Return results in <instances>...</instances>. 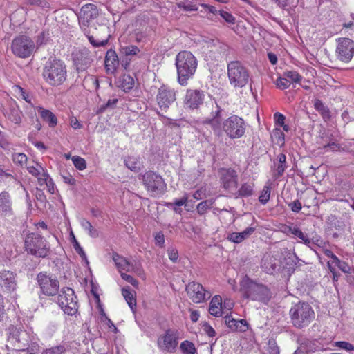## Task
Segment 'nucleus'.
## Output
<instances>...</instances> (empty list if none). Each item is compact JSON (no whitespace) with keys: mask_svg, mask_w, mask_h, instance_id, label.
Returning <instances> with one entry per match:
<instances>
[{"mask_svg":"<svg viewBox=\"0 0 354 354\" xmlns=\"http://www.w3.org/2000/svg\"><path fill=\"white\" fill-rule=\"evenodd\" d=\"M314 107L317 111H318L323 119L325 121L330 120V113L327 106H326L324 103L319 99H316L314 102Z\"/></svg>","mask_w":354,"mask_h":354,"instance_id":"473e14b6","label":"nucleus"},{"mask_svg":"<svg viewBox=\"0 0 354 354\" xmlns=\"http://www.w3.org/2000/svg\"><path fill=\"white\" fill-rule=\"evenodd\" d=\"M13 91L17 95L18 97H21L24 100H25L26 102L30 104L31 106L33 107V104L32 103V95L29 92H27L25 91L22 87L18 85H15L13 86Z\"/></svg>","mask_w":354,"mask_h":354,"instance_id":"72a5a7b5","label":"nucleus"},{"mask_svg":"<svg viewBox=\"0 0 354 354\" xmlns=\"http://www.w3.org/2000/svg\"><path fill=\"white\" fill-rule=\"evenodd\" d=\"M168 257L169 259L173 261L176 262L178 259V252L176 248H169L168 249Z\"/></svg>","mask_w":354,"mask_h":354,"instance_id":"338daca9","label":"nucleus"},{"mask_svg":"<svg viewBox=\"0 0 354 354\" xmlns=\"http://www.w3.org/2000/svg\"><path fill=\"white\" fill-rule=\"evenodd\" d=\"M6 118L11 122L20 125L22 121L23 113L17 103H10L9 107L5 112Z\"/></svg>","mask_w":354,"mask_h":354,"instance_id":"412c9836","label":"nucleus"},{"mask_svg":"<svg viewBox=\"0 0 354 354\" xmlns=\"http://www.w3.org/2000/svg\"><path fill=\"white\" fill-rule=\"evenodd\" d=\"M288 232L291 233L295 236L299 238L303 243L306 246H310V238L306 234H304L299 227L295 226L288 227Z\"/></svg>","mask_w":354,"mask_h":354,"instance_id":"2f4dec72","label":"nucleus"},{"mask_svg":"<svg viewBox=\"0 0 354 354\" xmlns=\"http://www.w3.org/2000/svg\"><path fill=\"white\" fill-rule=\"evenodd\" d=\"M324 243L319 236H315L310 239V246L308 247L312 248V246L315 245L321 248L324 246Z\"/></svg>","mask_w":354,"mask_h":354,"instance_id":"680f3d73","label":"nucleus"},{"mask_svg":"<svg viewBox=\"0 0 354 354\" xmlns=\"http://www.w3.org/2000/svg\"><path fill=\"white\" fill-rule=\"evenodd\" d=\"M209 312L212 315L220 317L222 315V298L219 295L214 296L209 304Z\"/></svg>","mask_w":354,"mask_h":354,"instance_id":"cd10ccee","label":"nucleus"},{"mask_svg":"<svg viewBox=\"0 0 354 354\" xmlns=\"http://www.w3.org/2000/svg\"><path fill=\"white\" fill-rule=\"evenodd\" d=\"M11 50L15 55L20 58L29 57L35 50V41L26 35L15 38L11 44Z\"/></svg>","mask_w":354,"mask_h":354,"instance_id":"6e6552de","label":"nucleus"},{"mask_svg":"<svg viewBox=\"0 0 354 354\" xmlns=\"http://www.w3.org/2000/svg\"><path fill=\"white\" fill-rule=\"evenodd\" d=\"M273 118L276 126L281 127L284 125L286 117L281 113L277 112L274 114Z\"/></svg>","mask_w":354,"mask_h":354,"instance_id":"052dcab7","label":"nucleus"},{"mask_svg":"<svg viewBox=\"0 0 354 354\" xmlns=\"http://www.w3.org/2000/svg\"><path fill=\"white\" fill-rule=\"evenodd\" d=\"M205 93L198 89H187L185 98L184 105L190 109H197L203 102Z\"/></svg>","mask_w":354,"mask_h":354,"instance_id":"f3484780","label":"nucleus"},{"mask_svg":"<svg viewBox=\"0 0 354 354\" xmlns=\"http://www.w3.org/2000/svg\"><path fill=\"white\" fill-rule=\"evenodd\" d=\"M73 247L77 252L80 254V256L83 259L86 260V255L83 250V248L80 246L78 241L74 238L73 241Z\"/></svg>","mask_w":354,"mask_h":354,"instance_id":"69168bd1","label":"nucleus"},{"mask_svg":"<svg viewBox=\"0 0 354 354\" xmlns=\"http://www.w3.org/2000/svg\"><path fill=\"white\" fill-rule=\"evenodd\" d=\"M65 352V347L60 345L46 349L43 354H64Z\"/></svg>","mask_w":354,"mask_h":354,"instance_id":"603ef678","label":"nucleus"},{"mask_svg":"<svg viewBox=\"0 0 354 354\" xmlns=\"http://www.w3.org/2000/svg\"><path fill=\"white\" fill-rule=\"evenodd\" d=\"M0 215L3 216L12 215L11 196L6 191L0 193Z\"/></svg>","mask_w":354,"mask_h":354,"instance_id":"4be33fe9","label":"nucleus"},{"mask_svg":"<svg viewBox=\"0 0 354 354\" xmlns=\"http://www.w3.org/2000/svg\"><path fill=\"white\" fill-rule=\"evenodd\" d=\"M92 59L88 49L83 48L73 53V62L77 71H84L91 65Z\"/></svg>","mask_w":354,"mask_h":354,"instance_id":"6ab92c4d","label":"nucleus"},{"mask_svg":"<svg viewBox=\"0 0 354 354\" xmlns=\"http://www.w3.org/2000/svg\"><path fill=\"white\" fill-rule=\"evenodd\" d=\"M12 160L15 164L23 167L27 164V156L22 153H15L12 155Z\"/></svg>","mask_w":354,"mask_h":354,"instance_id":"c03bdc74","label":"nucleus"},{"mask_svg":"<svg viewBox=\"0 0 354 354\" xmlns=\"http://www.w3.org/2000/svg\"><path fill=\"white\" fill-rule=\"evenodd\" d=\"M253 187L254 185L252 184H243L239 189V196L241 197H248L252 196L253 194Z\"/></svg>","mask_w":354,"mask_h":354,"instance_id":"ea45409f","label":"nucleus"},{"mask_svg":"<svg viewBox=\"0 0 354 354\" xmlns=\"http://www.w3.org/2000/svg\"><path fill=\"white\" fill-rule=\"evenodd\" d=\"M126 167L131 171H136L140 169V161L138 157L128 156L124 160Z\"/></svg>","mask_w":354,"mask_h":354,"instance_id":"c9c22d12","label":"nucleus"},{"mask_svg":"<svg viewBox=\"0 0 354 354\" xmlns=\"http://www.w3.org/2000/svg\"><path fill=\"white\" fill-rule=\"evenodd\" d=\"M334 346L346 351H354V346L346 341L335 342Z\"/></svg>","mask_w":354,"mask_h":354,"instance_id":"8fccbe9b","label":"nucleus"},{"mask_svg":"<svg viewBox=\"0 0 354 354\" xmlns=\"http://www.w3.org/2000/svg\"><path fill=\"white\" fill-rule=\"evenodd\" d=\"M183 354H194L196 351L194 344L187 340L183 341L180 346Z\"/></svg>","mask_w":354,"mask_h":354,"instance_id":"58836bf2","label":"nucleus"},{"mask_svg":"<svg viewBox=\"0 0 354 354\" xmlns=\"http://www.w3.org/2000/svg\"><path fill=\"white\" fill-rule=\"evenodd\" d=\"M80 225L82 227L86 230L91 237L95 238L98 236L99 233L97 230L95 229L88 220L82 218L80 220Z\"/></svg>","mask_w":354,"mask_h":354,"instance_id":"f704fd0d","label":"nucleus"},{"mask_svg":"<svg viewBox=\"0 0 354 354\" xmlns=\"http://www.w3.org/2000/svg\"><path fill=\"white\" fill-rule=\"evenodd\" d=\"M30 6L37 7L43 10L50 8V3L47 0H26L21 6V9L27 13L30 10Z\"/></svg>","mask_w":354,"mask_h":354,"instance_id":"bb28decb","label":"nucleus"},{"mask_svg":"<svg viewBox=\"0 0 354 354\" xmlns=\"http://www.w3.org/2000/svg\"><path fill=\"white\" fill-rule=\"evenodd\" d=\"M288 206L290 207L292 212L297 213L299 212L302 208V205L299 200L294 201L293 202L290 203Z\"/></svg>","mask_w":354,"mask_h":354,"instance_id":"774afa93","label":"nucleus"},{"mask_svg":"<svg viewBox=\"0 0 354 354\" xmlns=\"http://www.w3.org/2000/svg\"><path fill=\"white\" fill-rule=\"evenodd\" d=\"M42 77L45 82L53 86L62 84L66 80L67 69L65 63L57 58H50L44 64Z\"/></svg>","mask_w":354,"mask_h":354,"instance_id":"20e7f679","label":"nucleus"},{"mask_svg":"<svg viewBox=\"0 0 354 354\" xmlns=\"http://www.w3.org/2000/svg\"><path fill=\"white\" fill-rule=\"evenodd\" d=\"M283 75L286 77L289 81H290L291 83H298L299 82L301 79L302 76L299 74L295 71H287L283 72Z\"/></svg>","mask_w":354,"mask_h":354,"instance_id":"79ce46f5","label":"nucleus"},{"mask_svg":"<svg viewBox=\"0 0 354 354\" xmlns=\"http://www.w3.org/2000/svg\"><path fill=\"white\" fill-rule=\"evenodd\" d=\"M177 7L187 12L197 11L198 9V7L196 4L189 1H184L178 3Z\"/></svg>","mask_w":354,"mask_h":354,"instance_id":"4c0bfd02","label":"nucleus"},{"mask_svg":"<svg viewBox=\"0 0 354 354\" xmlns=\"http://www.w3.org/2000/svg\"><path fill=\"white\" fill-rule=\"evenodd\" d=\"M26 168L30 174L37 178L39 184L45 182V177L47 178L48 173L39 163L32 161Z\"/></svg>","mask_w":354,"mask_h":354,"instance_id":"b1692460","label":"nucleus"},{"mask_svg":"<svg viewBox=\"0 0 354 354\" xmlns=\"http://www.w3.org/2000/svg\"><path fill=\"white\" fill-rule=\"evenodd\" d=\"M289 315L293 326L302 329L309 326L315 319V313L310 304L299 301L291 306Z\"/></svg>","mask_w":354,"mask_h":354,"instance_id":"39448f33","label":"nucleus"},{"mask_svg":"<svg viewBox=\"0 0 354 354\" xmlns=\"http://www.w3.org/2000/svg\"><path fill=\"white\" fill-rule=\"evenodd\" d=\"M98 15L97 6L93 3H87L82 7L77 17L80 27L84 34H87L91 21L96 19Z\"/></svg>","mask_w":354,"mask_h":354,"instance_id":"4468645a","label":"nucleus"},{"mask_svg":"<svg viewBox=\"0 0 354 354\" xmlns=\"http://www.w3.org/2000/svg\"><path fill=\"white\" fill-rule=\"evenodd\" d=\"M277 160L279 162L277 166V172L278 176H281L287 168L286 165V156L284 153H280L277 156Z\"/></svg>","mask_w":354,"mask_h":354,"instance_id":"e433bc0d","label":"nucleus"},{"mask_svg":"<svg viewBox=\"0 0 354 354\" xmlns=\"http://www.w3.org/2000/svg\"><path fill=\"white\" fill-rule=\"evenodd\" d=\"M104 64L107 73L113 74L115 72L119 66V59L115 50L112 49L107 50Z\"/></svg>","mask_w":354,"mask_h":354,"instance_id":"5701e85b","label":"nucleus"},{"mask_svg":"<svg viewBox=\"0 0 354 354\" xmlns=\"http://www.w3.org/2000/svg\"><path fill=\"white\" fill-rule=\"evenodd\" d=\"M221 17L227 23L234 24L236 21L235 17L230 13L225 10H219Z\"/></svg>","mask_w":354,"mask_h":354,"instance_id":"5fc2aeb1","label":"nucleus"},{"mask_svg":"<svg viewBox=\"0 0 354 354\" xmlns=\"http://www.w3.org/2000/svg\"><path fill=\"white\" fill-rule=\"evenodd\" d=\"M26 251L37 257H45L49 252V246L46 239L37 233H30L25 238Z\"/></svg>","mask_w":354,"mask_h":354,"instance_id":"0eeeda50","label":"nucleus"},{"mask_svg":"<svg viewBox=\"0 0 354 354\" xmlns=\"http://www.w3.org/2000/svg\"><path fill=\"white\" fill-rule=\"evenodd\" d=\"M177 91L167 85H162L156 94V102L160 111L167 112L176 100Z\"/></svg>","mask_w":354,"mask_h":354,"instance_id":"9b49d317","label":"nucleus"},{"mask_svg":"<svg viewBox=\"0 0 354 354\" xmlns=\"http://www.w3.org/2000/svg\"><path fill=\"white\" fill-rule=\"evenodd\" d=\"M140 49L136 46L131 45L121 48V52L126 56L136 55L140 53Z\"/></svg>","mask_w":354,"mask_h":354,"instance_id":"de8ad7c7","label":"nucleus"},{"mask_svg":"<svg viewBox=\"0 0 354 354\" xmlns=\"http://www.w3.org/2000/svg\"><path fill=\"white\" fill-rule=\"evenodd\" d=\"M178 344L176 333L171 329L167 330L165 333L161 335L157 341V345L160 351L168 353L175 351Z\"/></svg>","mask_w":354,"mask_h":354,"instance_id":"dca6fc26","label":"nucleus"},{"mask_svg":"<svg viewBox=\"0 0 354 354\" xmlns=\"http://www.w3.org/2000/svg\"><path fill=\"white\" fill-rule=\"evenodd\" d=\"M266 351L269 354L279 353V348L274 339H271L268 340Z\"/></svg>","mask_w":354,"mask_h":354,"instance_id":"09e8293b","label":"nucleus"},{"mask_svg":"<svg viewBox=\"0 0 354 354\" xmlns=\"http://www.w3.org/2000/svg\"><path fill=\"white\" fill-rule=\"evenodd\" d=\"M272 137L276 139L277 143L279 145H283L285 140V135L283 132L279 127H275L272 132Z\"/></svg>","mask_w":354,"mask_h":354,"instance_id":"49530a36","label":"nucleus"},{"mask_svg":"<svg viewBox=\"0 0 354 354\" xmlns=\"http://www.w3.org/2000/svg\"><path fill=\"white\" fill-rule=\"evenodd\" d=\"M227 239L234 243H240L243 241L239 232H230L227 235Z\"/></svg>","mask_w":354,"mask_h":354,"instance_id":"6e6d98bb","label":"nucleus"},{"mask_svg":"<svg viewBox=\"0 0 354 354\" xmlns=\"http://www.w3.org/2000/svg\"><path fill=\"white\" fill-rule=\"evenodd\" d=\"M17 275L12 271H0V287L4 292H12L17 289Z\"/></svg>","mask_w":354,"mask_h":354,"instance_id":"a211bd4d","label":"nucleus"},{"mask_svg":"<svg viewBox=\"0 0 354 354\" xmlns=\"http://www.w3.org/2000/svg\"><path fill=\"white\" fill-rule=\"evenodd\" d=\"M120 274L122 279L131 283L135 288L138 287V281L136 279H135L132 276L127 274L126 273H122Z\"/></svg>","mask_w":354,"mask_h":354,"instance_id":"e2e57ef3","label":"nucleus"},{"mask_svg":"<svg viewBox=\"0 0 354 354\" xmlns=\"http://www.w3.org/2000/svg\"><path fill=\"white\" fill-rule=\"evenodd\" d=\"M270 189L271 188L270 185H266L263 187V190L261 191L259 197V201L261 204L265 205L268 202L270 197Z\"/></svg>","mask_w":354,"mask_h":354,"instance_id":"37998d69","label":"nucleus"},{"mask_svg":"<svg viewBox=\"0 0 354 354\" xmlns=\"http://www.w3.org/2000/svg\"><path fill=\"white\" fill-rule=\"evenodd\" d=\"M134 84V79L129 75L124 74L119 80V87L124 92L131 91Z\"/></svg>","mask_w":354,"mask_h":354,"instance_id":"c756f323","label":"nucleus"},{"mask_svg":"<svg viewBox=\"0 0 354 354\" xmlns=\"http://www.w3.org/2000/svg\"><path fill=\"white\" fill-rule=\"evenodd\" d=\"M187 201L188 196L187 194H185L180 199H175L174 202L167 203V207L183 206L187 203Z\"/></svg>","mask_w":354,"mask_h":354,"instance_id":"4d7b16f0","label":"nucleus"},{"mask_svg":"<svg viewBox=\"0 0 354 354\" xmlns=\"http://www.w3.org/2000/svg\"><path fill=\"white\" fill-rule=\"evenodd\" d=\"M335 53L337 58L344 63L349 62L354 56V41L342 37L336 39Z\"/></svg>","mask_w":354,"mask_h":354,"instance_id":"f8f14e48","label":"nucleus"},{"mask_svg":"<svg viewBox=\"0 0 354 354\" xmlns=\"http://www.w3.org/2000/svg\"><path fill=\"white\" fill-rule=\"evenodd\" d=\"M72 161L75 168L78 170L82 171L86 168V162L83 158L75 156L72 157Z\"/></svg>","mask_w":354,"mask_h":354,"instance_id":"a18cd8bd","label":"nucleus"},{"mask_svg":"<svg viewBox=\"0 0 354 354\" xmlns=\"http://www.w3.org/2000/svg\"><path fill=\"white\" fill-rule=\"evenodd\" d=\"M156 245L163 248L165 246V235L162 232H156L154 236Z\"/></svg>","mask_w":354,"mask_h":354,"instance_id":"13d9d810","label":"nucleus"},{"mask_svg":"<svg viewBox=\"0 0 354 354\" xmlns=\"http://www.w3.org/2000/svg\"><path fill=\"white\" fill-rule=\"evenodd\" d=\"M186 292L189 299L196 304L204 302L212 296L211 292L201 284L194 281L186 286Z\"/></svg>","mask_w":354,"mask_h":354,"instance_id":"2eb2a0df","label":"nucleus"},{"mask_svg":"<svg viewBox=\"0 0 354 354\" xmlns=\"http://www.w3.org/2000/svg\"><path fill=\"white\" fill-rule=\"evenodd\" d=\"M240 291L244 298L263 304H268L272 295L266 285L257 282L248 276H245L241 280Z\"/></svg>","mask_w":354,"mask_h":354,"instance_id":"f03ea898","label":"nucleus"},{"mask_svg":"<svg viewBox=\"0 0 354 354\" xmlns=\"http://www.w3.org/2000/svg\"><path fill=\"white\" fill-rule=\"evenodd\" d=\"M35 110L38 111L41 119L48 124L49 127L55 128L57 126L58 122L57 118L51 111L46 109L41 106H36Z\"/></svg>","mask_w":354,"mask_h":354,"instance_id":"a878e982","label":"nucleus"},{"mask_svg":"<svg viewBox=\"0 0 354 354\" xmlns=\"http://www.w3.org/2000/svg\"><path fill=\"white\" fill-rule=\"evenodd\" d=\"M122 295L130 308L133 310L134 307L136 306V299L135 297V292L131 291L129 287H124L122 288Z\"/></svg>","mask_w":354,"mask_h":354,"instance_id":"7c9ffc66","label":"nucleus"},{"mask_svg":"<svg viewBox=\"0 0 354 354\" xmlns=\"http://www.w3.org/2000/svg\"><path fill=\"white\" fill-rule=\"evenodd\" d=\"M225 322L227 326L232 330L245 331L248 328L247 322L244 319L236 320L233 318L226 317Z\"/></svg>","mask_w":354,"mask_h":354,"instance_id":"c85d7f7f","label":"nucleus"},{"mask_svg":"<svg viewBox=\"0 0 354 354\" xmlns=\"http://www.w3.org/2000/svg\"><path fill=\"white\" fill-rule=\"evenodd\" d=\"M221 181L223 186L226 189H231L236 187L237 175L233 169H226L223 174Z\"/></svg>","mask_w":354,"mask_h":354,"instance_id":"393cba45","label":"nucleus"},{"mask_svg":"<svg viewBox=\"0 0 354 354\" xmlns=\"http://www.w3.org/2000/svg\"><path fill=\"white\" fill-rule=\"evenodd\" d=\"M113 259L120 274L124 273L123 272L125 271L127 272H135L138 274H141L142 272V269L135 268L127 259L118 254H114Z\"/></svg>","mask_w":354,"mask_h":354,"instance_id":"aec40b11","label":"nucleus"},{"mask_svg":"<svg viewBox=\"0 0 354 354\" xmlns=\"http://www.w3.org/2000/svg\"><path fill=\"white\" fill-rule=\"evenodd\" d=\"M57 303L64 313L68 315H74L77 312V297L73 290L70 288H62L57 297Z\"/></svg>","mask_w":354,"mask_h":354,"instance_id":"1a4fd4ad","label":"nucleus"},{"mask_svg":"<svg viewBox=\"0 0 354 354\" xmlns=\"http://www.w3.org/2000/svg\"><path fill=\"white\" fill-rule=\"evenodd\" d=\"M214 203V201L205 200L197 205L196 211L200 215H203L211 208Z\"/></svg>","mask_w":354,"mask_h":354,"instance_id":"a19ab883","label":"nucleus"},{"mask_svg":"<svg viewBox=\"0 0 354 354\" xmlns=\"http://www.w3.org/2000/svg\"><path fill=\"white\" fill-rule=\"evenodd\" d=\"M142 181L147 191L155 196L162 194L167 187L162 176L152 171L143 174Z\"/></svg>","mask_w":354,"mask_h":354,"instance_id":"9d476101","label":"nucleus"},{"mask_svg":"<svg viewBox=\"0 0 354 354\" xmlns=\"http://www.w3.org/2000/svg\"><path fill=\"white\" fill-rule=\"evenodd\" d=\"M175 65L178 82L181 86H186L188 80L193 78L196 73L198 66L197 59L191 52L183 50L176 55Z\"/></svg>","mask_w":354,"mask_h":354,"instance_id":"7ed1b4c3","label":"nucleus"},{"mask_svg":"<svg viewBox=\"0 0 354 354\" xmlns=\"http://www.w3.org/2000/svg\"><path fill=\"white\" fill-rule=\"evenodd\" d=\"M323 149L326 151H337L340 149V146L335 142H332L324 145Z\"/></svg>","mask_w":354,"mask_h":354,"instance_id":"0e129e2a","label":"nucleus"},{"mask_svg":"<svg viewBox=\"0 0 354 354\" xmlns=\"http://www.w3.org/2000/svg\"><path fill=\"white\" fill-rule=\"evenodd\" d=\"M276 85L277 88L281 90H285L288 88L290 85V81L286 78L285 76L280 77L276 80Z\"/></svg>","mask_w":354,"mask_h":354,"instance_id":"3c124183","label":"nucleus"},{"mask_svg":"<svg viewBox=\"0 0 354 354\" xmlns=\"http://www.w3.org/2000/svg\"><path fill=\"white\" fill-rule=\"evenodd\" d=\"M37 281L41 292L44 295L54 296L59 291V283L57 279L46 273H39L37 277Z\"/></svg>","mask_w":354,"mask_h":354,"instance_id":"ddd939ff","label":"nucleus"},{"mask_svg":"<svg viewBox=\"0 0 354 354\" xmlns=\"http://www.w3.org/2000/svg\"><path fill=\"white\" fill-rule=\"evenodd\" d=\"M222 111V109L216 104V109L212 111L209 116L203 120V124H209L216 134H220L223 131L231 139L241 138L246 129V124L243 119L232 115L221 123Z\"/></svg>","mask_w":354,"mask_h":354,"instance_id":"f257e3e1","label":"nucleus"},{"mask_svg":"<svg viewBox=\"0 0 354 354\" xmlns=\"http://www.w3.org/2000/svg\"><path fill=\"white\" fill-rule=\"evenodd\" d=\"M45 182H44L42 184H39L40 186L46 185L47 187V189L48 192L50 194H54L55 192V185L53 182L52 178L50 177L48 174H47V178L45 177Z\"/></svg>","mask_w":354,"mask_h":354,"instance_id":"bf43d9fd","label":"nucleus"},{"mask_svg":"<svg viewBox=\"0 0 354 354\" xmlns=\"http://www.w3.org/2000/svg\"><path fill=\"white\" fill-rule=\"evenodd\" d=\"M85 35L88 37V39L91 44H92V46L94 47L104 46L108 42V39H103L98 41L95 40L93 36L89 35L88 29L87 30V34Z\"/></svg>","mask_w":354,"mask_h":354,"instance_id":"864d4df0","label":"nucleus"},{"mask_svg":"<svg viewBox=\"0 0 354 354\" xmlns=\"http://www.w3.org/2000/svg\"><path fill=\"white\" fill-rule=\"evenodd\" d=\"M227 77L230 84L235 88H241L252 82L249 69L239 61L227 64Z\"/></svg>","mask_w":354,"mask_h":354,"instance_id":"423d86ee","label":"nucleus"}]
</instances>
